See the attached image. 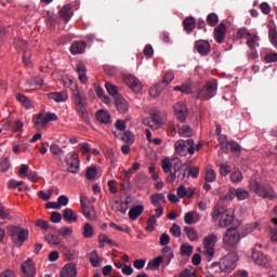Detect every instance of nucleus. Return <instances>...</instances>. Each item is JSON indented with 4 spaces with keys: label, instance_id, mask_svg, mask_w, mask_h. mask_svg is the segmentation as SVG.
I'll use <instances>...</instances> for the list:
<instances>
[{
    "label": "nucleus",
    "instance_id": "37",
    "mask_svg": "<svg viewBox=\"0 0 277 277\" xmlns=\"http://www.w3.org/2000/svg\"><path fill=\"white\" fill-rule=\"evenodd\" d=\"M177 133L181 137H192V135H194V130L189 126H182Z\"/></svg>",
    "mask_w": 277,
    "mask_h": 277
},
{
    "label": "nucleus",
    "instance_id": "1",
    "mask_svg": "<svg viewBox=\"0 0 277 277\" xmlns=\"http://www.w3.org/2000/svg\"><path fill=\"white\" fill-rule=\"evenodd\" d=\"M65 85L68 88V85H71V92H72V98L76 107V111H78L80 118L84 120V122H88L89 115L88 109L85 106L88 105V98L85 97L84 93H81L79 90V85L77 83H72V79H68V82L65 83Z\"/></svg>",
    "mask_w": 277,
    "mask_h": 277
},
{
    "label": "nucleus",
    "instance_id": "32",
    "mask_svg": "<svg viewBox=\"0 0 277 277\" xmlns=\"http://www.w3.org/2000/svg\"><path fill=\"white\" fill-rule=\"evenodd\" d=\"M60 14H61V18L65 21H69L70 18H72V6H70V4L64 5Z\"/></svg>",
    "mask_w": 277,
    "mask_h": 277
},
{
    "label": "nucleus",
    "instance_id": "60",
    "mask_svg": "<svg viewBox=\"0 0 277 277\" xmlns=\"http://www.w3.org/2000/svg\"><path fill=\"white\" fill-rule=\"evenodd\" d=\"M58 235H61V237H70V235H72V227H62L61 230H58Z\"/></svg>",
    "mask_w": 277,
    "mask_h": 277
},
{
    "label": "nucleus",
    "instance_id": "24",
    "mask_svg": "<svg viewBox=\"0 0 277 277\" xmlns=\"http://www.w3.org/2000/svg\"><path fill=\"white\" fill-rule=\"evenodd\" d=\"M95 116L96 120H98V122H102V124H109V122H111V115L107 110H97Z\"/></svg>",
    "mask_w": 277,
    "mask_h": 277
},
{
    "label": "nucleus",
    "instance_id": "43",
    "mask_svg": "<svg viewBox=\"0 0 277 277\" xmlns=\"http://www.w3.org/2000/svg\"><path fill=\"white\" fill-rule=\"evenodd\" d=\"M163 202H166V196L163 194L159 193L151 196V203L154 207H159V205H162Z\"/></svg>",
    "mask_w": 277,
    "mask_h": 277
},
{
    "label": "nucleus",
    "instance_id": "53",
    "mask_svg": "<svg viewBox=\"0 0 277 277\" xmlns=\"http://www.w3.org/2000/svg\"><path fill=\"white\" fill-rule=\"evenodd\" d=\"M151 118L157 123L158 129L159 127H163V124L167 122L166 117L161 116V114H155Z\"/></svg>",
    "mask_w": 277,
    "mask_h": 277
},
{
    "label": "nucleus",
    "instance_id": "41",
    "mask_svg": "<svg viewBox=\"0 0 277 277\" xmlns=\"http://www.w3.org/2000/svg\"><path fill=\"white\" fill-rule=\"evenodd\" d=\"M16 100L24 105L26 109H31L34 107V104H31V100H28L27 96L18 93L16 94Z\"/></svg>",
    "mask_w": 277,
    "mask_h": 277
},
{
    "label": "nucleus",
    "instance_id": "54",
    "mask_svg": "<svg viewBox=\"0 0 277 277\" xmlns=\"http://www.w3.org/2000/svg\"><path fill=\"white\" fill-rule=\"evenodd\" d=\"M171 81H174V72L168 71L164 74L162 81L160 83H163L164 88L166 85H169Z\"/></svg>",
    "mask_w": 277,
    "mask_h": 277
},
{
    "label": "nucleus",
    "instance_id": "33",
    "mask_svg": "<svg viewBox=\"0 0 277 277\" xmlns=\"http://www.w3.org/2000/svg\"><path fill=\"white\" fill-rule=\"evenodd\" d=\"M100 248H105V246H116V242L111 240L107 235L100 234L98 236Z\"/></svg>",
    "mask_w": 277,
    "mask_h": 277
},
{
    "label": "nucleus",
    "instance_id": "22",
    "mask_svg": "<svg viewBox=\"0 0 277 277\" xmlns=\"http://www.w3.org/2000/svg\"><path fill=\"white\" fill-rule=\"evenodd\" d=\"M49 98L55 101V103H66L68 101V92H52L48 94Z\"/></svg>",
    "mask_w": 277,
    "mask_h": 277
},
{
    "label": "nucleus",
    "instance_id": "64",
    "mask_svg": "<svg viewBox=\"0 0 277 277\" xmlns=\"http://www.w3.org/2000/svg\"><path fill=\"white\" fill-rule=\"evenodd\" d=\"M269 40L273 45L277 48V31L276 29H271L268 32Z\"/></svg>",
    "mask_w": 277,
    "mask_h": 277
},
{
    "label": "nucleus",
    "instance_id": "29",
    "mask_svg": "<svg viewBox=\"0 0 277 277\" xmlns=\"http://www.w3.org/2000/svg\"><path fill=\"white\" fill-rule=\"evenodd\" d=\"M164 89L166 84L159 82L149 89V95L153 96V98H157V96H159Z\"/></svg>",
    "mask_w": 277,
    "mask_h": 277
},
{
    "label": "nucleus",
    "instance_id": "5",
    "mask_svg": "<svg viewBox=\"0 0 277 277\" xmlns=\"http://www.w3.org/2000/svg\"><path fill=\"white\" fill-rule=\"evenodd\" d=\"M174 149L176 155H180L181 157H187V154L194 155V140H179L174 144Z\"/></svg>",
    "mask_w": 277,
    "mask_h": 277
},
{
    "label": "nucleus",
    "instance_id": "28",
    "mask_svg": "<svg viewBox=\"0 0 277 277\" xmlns=\"http://www.w3.org/2000/svg\"><path fill=\"white\" fill-rule=\"evenodd\" d=\"M63 219L65 220V222L70 223V222H77L78 216L72 209L66 208L65 210H63Z\"/></svg>",
    "mask_w": 277,
    "mask_h": 277
},
{
    "label": "nucleus",
    "instance_id": "56",
    "mask_svg": "<svg viewBox=\"0 0 277 277\" xmlns=\"http://www.w3.org/2000/svg\"><path fill=\"white\" fill-rule=\"evenodd\" d=\"M121 140H122V142H126V144H133V142H135L133 133L129 132V131L124 132Z\"/></svg>",
    "mask_w": 277,
    "mask_h": 277
},
{
    "label": "nucleus",
    "instance_id": "27",
    "mask_svg": "<svg viewBox=\"0 0 277 277\" xmlns=\"http://www.w3.org/2000/svg\"><path fill=\"white\" fill-rule=\"evenodd\" d=\"M70 51L72 55H79L80 53H83V51H85V42L75 41L70 47Z\"/></svg>",
    "mask_w": 277,
    "mask_h": 277
},
{
    "label": "nucleus",
    "instance_id": "14",
    "mask_svg": "<svg viewBox=\"0 0 277 277\" xmlns=\"http://www.w3.org/2000/svg\"><path fill=\"white\" fill-rule=\"evenodd\" d=\"M81 207H82V213L87 220H96V210H94V207L85 205V196L81 195Z\"/></svg>",
    "mask_w": 277,
    "mask_h": 277
},
{
    "label": "nucleus",
    "instance_id": "30",
    "mask_svg": "<svg viewBox=\"0 0 277 277\" xmlns=\"http://www.w3.org/2000/svg\"><path fill=\"white\" fill-rule=\"evenodd\" d=\"M252 260L256 265L265 266L267 265V258L261 252H253Z\"/></svg>",
    "mask_w": 277,
    "mask_h": 277
},
{
    "label": "nucleus",
    "instance_id": "49",
    "mask_svg": "<svg viewBox=\"0 0 277 277\" xmlns=\"http://www.w3.org/2000/svg\"><path fill=\"white\" fill-rule=\"evenodd\" d=\"M236 198H238V200H248V198H250V192L243 188H237Z\"/></svg>",
    "mask_w": 277,
    "mask_h": 277
},
{
    "label": "nucleus",
    "instance_id": "50",
    "mask_svg": "<svg viewBox=\"0 0 277 277\" xmlns=\"http://www.w3.org/2000/svg\"><path fill=\"white\" fill-rule=\"evenodd\" d=\"M105 88L110 96H116V97L119 96L118 95V87L114 85L110 82H106Z\"/></svg>",
    "mask_w": 277,
    "mask_h": 277
},
{
    "label": "nucleus",
    "instance_id": "6",
    "mask_svg": "<svg viewBox=\"0 0 277 277\" xmlns=\"http://www.w3.org/2000/svg\"><path fill=\"white\" fill-rule=\"evenodd\" d=\"M239 241H241V234L235 227L228 228L223 235L225 248H235Z\"/></svg>",
    "mask_w": 277,
    "mask_h": 277
},
{
    "label": "nucleus",
    "instance_id": "47",
    "mask_svg": "<svg viewBox=\"0 0 277 277\" xmlns=\"http://www.w3.org/2000/svg\"><path fill=\"white\" fill-rule=\"evenodd\" d=\"M230 181L233 183H241L243 181V173H241V171H239V170L232 172Z\"/></svg>",
    "mask_w": 277,
    "mask_h": 277
},
{
    "label": "nucleus",
    "instance_id": "9",
    "mask_svg": "<svg viewBox=\"0 0 277 277\" xmlns=\"http://www.w3.org/2000/svg\"><path fill=\"white\" fill-rule=\"evenodd\" d=\"M57 120V115L55 113H48V114H39L35 120V127L37 129H45L49 122H53Z\"/></svg>",
    "mask_w": 277,
    "mask_h": 277
},
{
    "label": "nucleus",
    "instance_id": "55",
    "mask_svg": "<svg viewBox=\"0 0 277 277\" xmlns=\"http://www.w3.org/2000/svg\"><path fill=\"white\" fill-rule=\"evenodd\" d=\"M175 92H182L183 94H189L192 92V85L190 84H182L174 87Z\"/></svg>",
    "mask_w": 277,
    "mask_h": 277
},
{
    "label": "nucleus",
    "instance_id": "36",
    "mask_svg": "<svg viewBox=\"0 0 277 277\" xmlns=\"http://www.w3.org/2000/svg\"><path fill=\"white\" fill-rule=\"evenodd\" d=\"M217 179V174L215 173V170H213L211 167H208L206 169V175H205V181L207 183H213Z\"/></svg>",
    "mask_w": 277,
    "mask_h": 277
},
{
    "label": "nucleus",
    "instance_id": "39",
    "mask_svg": "<svg viewBox=\"0 0 277 277\" xmlns=\"http://www.w3.org/2000/svg\"><path fill=\"white\" fill-rule=\"evenodd\" d=\"M77 72L79 75V80L81 83H88V76H85V65L78 64L77 65Z\"/></svg>",
    "mask_w": 277,
    "mask_h": 277
},
{
    "label": "nucleus",
    "instance_id": "59",
    "mask_svg": "<svg viewBox=\"0 0 277 277\" xmlns=\"http://www.w3.org/2000/svg\"><path fill=\"white\" fill-rule=\"evenodd\" d=\"M88 181H92V179H96V167H89L85 173Z\"/></svg>",
    "mask_w": 277,
    "mask_h": 277
},
{
    "label": "nucleus",
    "instance_id": "18",
    "mask_svg": "<svg viewBox=\"0 0 277 277\" xmlns=\"http://www.w3.org/2000/svg\"><path fill=\"white\" fill-rule=\"evenodd\" d=\"M202 220V215L196 211H189L184 215V222L185 224L192 225V224H198Z\"/></svg>",
    "mask_w": 277,
    "mask_h": 277
},
{
    "label": "nucleus",
    "instance_id": "31",
    "mask_svg": "<svg viewBox=\"0 0 277 277\" xmlns=\"http://www.w3.org/2000/svg\"><path fill=\"white\" fill-rule=\"evenodd\" d=\"M185 31H188V34H192L194 29H196V18L194 17H186L183 22Z\"/></svg>",
    "mask_w": 277,
    "mask_h": 277
},
{
    "label": "nucleus",
    "instance_id": "8",
    "mask_svg": "<svg viewBox=\"0 0 277 277\" xmlns=\"http://www.w3.org/2000/svg\"><path fill=\"white\" fill-rule=\"evenodd\" d=\"M215 94H217V81L210 80L202 88V90L199 93V96L200 98H203V101H209V98H213Z\"/></svg>",
    "mask_w": 277,
    "mask_h": 277
},
{
    "label": "nucleus",
    "instance_id": "21",
    "mask_svg": "<svg viewBox=\"0 0 277 277\" xmlns=\"http://www.w3.org/2000/svg\"><path fill=\"white\" fill-rule=\"evenodd\" d=\"M177 198H188V199H192L194 198V188H187L185 187V185H180L177 187Z\"/></svg>",
    "mask_w": 277,
    "mask_h": 277
},
{
    "label": "nucleus",
    "instance_id": "38",
    "mask_svg": "<svg viewBox=\"0 0 277 277\" xmlns=\"http://www.w3.org/2000/svg\"><path fill=\"white\" fill-rule=\"evenodd\" d=\"M180 252L182 256H192V254H194V247L188 242H185L181 246Z\"/></svg>",
    "mask_w": 277,
    "mask_h": 277
},
{
    "label": "nucleus",
    "instance_id": "51",
    "mask_svg": "<svg viewBox=\"0 0 277 277\" xmlns=\"http://www.w3.org/2000/svg\"><path fill=\"white\" fill-rule=\"evenodd\" d=\"M261 226L259 223H252L245 226V233L243 235H249V233H254V230H260Z\"/></svg>",
    "mask_w": 277,
    "mask_h": 277
},
{
    "label": "nucleus",
    "instance_id": "3",
    "mask_svg": "<svg viewBox=\"0 0 277 277\" xmlns=\"http://www.w3.org/2000/svg\"><path fill=\"white\" fill-rule=\"evenodd\" d=\"M9 233H11L12 240L17 248H22L25 241L29 239V230L21 226L9 227Z\"/></svg>",
    "mask_w": 277,
    "mask_h": 277
},
{
    "label": "nucleus",
    "instance_id": "58",
    "mask_svg": "<svg viewBox=\"0 0 277 277\" xmlns=\"http://www.w3.org/2000/svg\"><path fill=\"white\" fill-rule=\"evenodd\" d=\"M170 233L173 235V237H181L182 235L181 225L174 223L170 228Z\"/></svg>",
    "mask_w": 277,
    "mask_h": 277
},
{
    "label": "nucleus",
    "instance_id": "40",
    "mask_svg": "<svg viewBox=\"0 0 277 277\" xmlns=\"http://www.w3.org/2000/svg\"><path fill=\"white\" fill-rule=\"evenodd\" d=\"M90 263L93 267H98V265L103 263V259H101L96 251H92L90 254Z\"/></svg>",
    "mask_w": 277,
    "mask_h": 277
},
{
    "label": "nucleus",
    "instance_id": "48",
    "mask_svg": "<svg viewBox=\"0 0 277 277\" xmlns=\"http://www.w3.org/2000/svg\"><path fill=\"white\" fill-rule=\"evenodd\" d=\"M53 192H55V188H49L48 193L44 190H40L38 193L39 198H41V200H51V196H53Z\"/></svg>",
    "mask_w": 277,
    "mask_h": 277
},
{
    "label": "nucleus",
    "instance_id": "26",
    "mask_svg": "<svg viewBox=\"0 0 277 277\" xmlns=\"http://www.w3.org/2000/svg\"><path fill=\"white\" fill-rule=\"evenodd\" d=\"M175 163V166H179L180 161L179 159H170V158H164L161 161L162 170L166 172V174H169L172 172V166Z\"/></svg>",
    "mask_w": 277,
    "mask_h": 277
},
{
    "label": "nucleus",
    "instance_id": "44",
    "mask_svg": "<svg viewBox=\"0 0 277 277\" xmlns=\"http://www.w3.org/2000/svg\"><path fill=\"white\" fill-rule=\"evenodd\" d=\"M82 235L87 239H90L91 237H94V227L90 223H85L83 225Z\"/></svg>",
    "mask_w": 277,
    "mask_h": 277
},
{
    "label": "nucleus",
    "instance_id": "62",
    "mask_svg": "<svg viewBox=\"0 0 277 277\" xmlns=\"http://www.w3.org/2000/svg\"><path fill=\"white\" fill-rule=\"evenodd\" d=\"M50 151L52 155H56V156L64 155V150L56 144H52L50 146Z\"/></svg>",
    "mask_w": 277,
    "mask_h": 277
},
{
    "label": "nucleus",
    "instance_id": "11",
    "mask_svg": "<svg viewBox=\"0 0 277 277\" xmlns=\"http://www.w3.org/2000/svg\"><path fill=\"white\" fill-rule=\"evenodd\" d=\"M215 243H217L216 234H210L203 238V248L208 256H213L215 254Z\"/></svg>",
    "mask_w": 277,
    "mask_h": 277
},
{
    "label": "nucleus",
    "instance_id": "17",
    "mask_svg": "<svg viewBox=\"0 0 277 277\" xmlns=\"http://www.w3.org/2000/svg\"><path fill=\"white\" fill-rule=\"evenodd\" d=\"M115 105L119 114H127L129 111V102L122 95H117L115 98Z\"/></svg>",
    "mask_w": 277,
    "mask_h": 277
},
{
    "label": "nucleus",
    "instance_id": "46",
    "mask_svg": "<svg viewBox=\"0 0 277 277\" xmlns=\"http://www.w3.org/2000/svg\"><path fill=\"white\" fill-rule=\"evenodd\" d=\"M156 224H157V216L150 215L147 220V226L145 227V230L147 233H153V230H155Z\"/></svg>",
    "mask_w": 277,
    "mask_h": 277
},
{
    "label": "nucleus",
    "instance_id": "57",
    "mask_svg": "<svg viewBox=\"0 0 277 277\" xmlns=\"http://www.w3.org/2000/svg\"><path fill=\"white\" fill-rule=\"evenodd\" d=\"M28 85L32 89L36 88H41V85H44V80L42 79H37V78H32L29 82Z\"/></svg>",
    "mask_w": 277,
    "mask_h": 277
},
{
    "label": "nucleus",
    "instance_id": "4",
    "mask_svg": "<svg viewBox=\"0 0 277 277\" xmlns=\"http://www.w3.org/2000/svg\"><path fill=\"white\" fill-rule=\"evenodd\" d=\"M239 255L237 253H228L220 260L219 267L224 274H230L237 267Z\"/></svg>",
    "mask_w": 277,
    "mask_h": 277
},
{
    "label": "nucleus",
    "instance_id": "35",
    "mask_svg": "<svg viewBox=\"0 0 277 277\" xmlns=\"http://www.w3.org/2000/svg\"><path fill=\"white\" fill-rule=\"evenodd\" d=\"M184 232L186 233L187 238L189 241H197L199 239L198 230H196L194 227H185Z\"/></svg>",
    "mask_w": 277,
    "mask_h": 277
},
{
    "label": "nucleus",
    "instance_id": "61",
    "mask_svg": "<svg viewBox=\"0 0 277 277\" xmlns=\"http://www.w3.org/2000/svg\"><path fill=\"white\" fill-rule=\"evenodd\" d=\"M258 42H259V38L256 36L249 35L247 44L250 49H254V47H256Z\"/></svg>",
    "mask_w": 277,
    "mask_h": 277
},
{
    "label": "nucleus",
    "instance_id": "7",
    "mask_svg": "<svg viewBox=\"0 0 277 277\" xmlns=\"http://www.w3.org/2000/svg\"><path fill=\"white\" fill-rule=\"evenodd\" d=\"M250 189L260 196V198H274V189L260 182H251Z\"/></svg>",
    "mask_w": 277,
    "mask_h": 277
},
{
    "label": "nucleus",
    "instance_id": "23",
    "mask_svg": "<svg viewBox=\"0 0 277 277\" xmlns=\"http://www.w3.org/2000/svg\"><path fill=\"white\" fill-rule=\"evenodd\" d=\"M45 239L48 241V243H50V246H55L56 248H65L66 249V245L62 241V239H60V237L48 233L45 235Z\"/></svg>",
    "mask_w": 277,
    "mask_h": 277
},
{
    "label": "nucleus",
    "instance_id": "19",
    "mask_svg": "<svg viewBox=\"0 0 277 277\" xmlns=\"http://www.w3.org/2000/svg\"><path fill=\"white\" fill-rule=\"evenodd\" d=\"M196 50L200 55H209L211 51V44H209V41L206 40H199L195 43Z\"/></svg>",
    "mask_w": 277,
    "mask_h": 277
},
{
    "label": "nucleus",
    "instance_id": "42",
    "mask_svg": "<svg viewBox=\"0 0 277 277\" xmlns=\"http://www.w3.org/2000/svg\"><path fill=\"white\" fill-rule=\"evenodd\" d=\"M95 92L98 98L103 101V103H105L106 105H109V103H111V98L105 94V91H103V88L96 87Z\"/></svg>",
    "mask_w": 277,
    "mask_h": 277
},
{
    "label": "nucleus",
    "instance_id": "13",
    "mask_svg": "<svg viewBox=\"0 0 277 277\" xmlns=\"http://www.w3.org/2000/svg\"><path fill=\"white\" fill-rule=\"evenodd\" d=\"M124 83L130 88V90H132V92H135V94H140L143 90L142 82L135 76H126Z\"/></svg>",
    "mask_w": 277,
    "mask_h": 277
},
{
    "label": "nucleus",
    "instance_id": "15",
    "mask_svg": "<svg viewBox=\"0 0 277 277\" xmlns=\"http://www.w3.org/2000/svg\"><path fill=\"white\" fill-rule=\"evenodd\" d=\"M22 271L27 277L36 276V264H34V260L28 259L22 264Z\"/></svg>",
    "mask_w": 277,
    "mask_h": 277
},
{
    "label": "nucleus",
    "instance_id": "45",
    "mask_svg": "<svg viewBox=\"0 0 277 277\" xmlns=\"http://www.w3.org/2000/svg\"><path fill=\"white\" fill-rule=\"evenodd\" d=\"M163 262V256H157L154 260L149 261L147 264V269H157L159 265Z\"/></svg>",
    "mask_w": 277,
    "mask_h": 277
},
{
    "label": "nucleus",
    "instance_id": "52",
    "mask_svg": "<svg viewBox=\"0 0 277 277\" xmlns=\"http://www.w3.org/2000/svg\"><path fill=\"white\" fill-rule=\"evenodd\" d=\"M207 21L210 27H215L216 23H220V17H217V14L215 13H210L207 17Z\"/></svg>",
    "mask_w": 277,
    "mask_h": 277
},
{
    "label": "nucleus",
    "instance_id": "34",
    "mask_svg": "<svg viewBox=\"0 0 277 277\" xmlns=\"http://www.w3.org/2000/svg\"><path fill=\"white\" fill-rule=\"evenodd\" d=\"M162 260L164 259L167 261V265H170L172 260L174 259V251H172V248L164 247L162 248Z\"/></svg>",
    "mask_w": 277,
    "mask_h": 277
},
{
    "label": "nucleus",
    "instance_id": "12",
    "mask_svg": "<svg viewBox=\"0 0 277 277\" xmlns=\"http://www.w3.org/2000/svg\"><path fill=\"white\" fill-rule=\"evenodd\" d=\"M173 111L179 122H185V120H187V117L189 116V110L187 109V106L182 102H177L176 104H174Z\"/></svg>",
    "mask_w": 277,
    "mask_h": 277
},
{
    "label": "nucleus",
    "instance_id": "25",
    "mask_svg": "<svg viewBox=\"0 0 277 277\" xmlns=\"http://www.w3.org/2000/svg\"><path fill=\"white\" fill-rule=\"evenodd\" d=\"M142 213H144V206L143 205H138V206H134L129 210V217L130 220H132V222H135V220H137V217H140V215H142Z\"/></svg>",
    "mask_w": 277,
    "mask_h": 277
},
{
    "label": "nucleus",
    "instance_id": "63",
    "mask_svg": "<svg viewBox=\"0 0 277 277\" xmlns=\"http://www.w3.org/2000/svg\"><path fill=\"white\" fill-rule=\"evenodd\" d=\"M143 124H145L146 127H149L150 129H154V130L159 129L157 127V123L154 121L153 117L144 119Z\"/></svg>",
    "mask_w": 277,
    "mask_h": 277
},
{
    "label": "nucleus",
    "instance_id": "20",
    "mask_svg": "<svg viewBox=\"0 0 277 277\" xmlns=\"http://www.w3.org/2000/svg\"><path fill=\"white\" fill-rule=\"evenodd\" d=\"M226 37V26L224 24L219 25L214 29V40L219 43L222 44L224 42V38Z\"/></svg>",
    "mask_w": 277,
    "mask_h": 277
},
{
    "label": "nucleus",
    "instance_id": "16",
    "mask_svg": "<svg viewBox=\"0 0 277 277\" xmlns=\"http://www.w3.org/2000/svg\"><path fill=\"white\" fill-rule=\"evenodd\" d=\"M60 277H77V264L75 263L66 264L61 269Z\"/></svg>",
    "mask_w": 277,
    "mask_h": 277
},
{
    "label": "nucleus",
    "instance_id": "2",
    "mask_svg": "<svg viewBox=\"0 0 277 277\" xmlns=\"http://www.w3.org/2000/svg\"><path fill=\"white\" fill-rule=\"evenodd\" d=\"M212 222H219L220 228H228L235 222V210L216 205L211 212Z\"/></svg>",
    "mask_w": 277,
    "mask_h": 277
},
{
    "label": "nucleus",
    "instance_id": "10",
    "mask_svg": "<svg viewBox=\"0 0 277 277\" xmlns=\"http://www.w3.org/2000/svg\"><path fill=\"white\" fill-rule=\"evenodd\" d=\"M67 171L71 174H79V155L75 151H70L66 157Z\"/></svg>",
    "mask_w": 277,
    "mask_h": 277
}]
</instances>
